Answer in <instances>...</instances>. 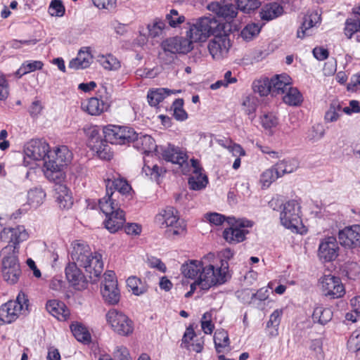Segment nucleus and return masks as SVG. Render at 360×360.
<instances>
[{
  "label": "nucleus",
  "instance_id": "25",
  "mask_svg": "<svg viewBox=\"0 0 360 360\" xmlns=\"http://www.w3.org/2000/svg\"><path fill=\"white\" fill-rule=\"evenodd\" d=\"M46 309L49 314L59 321H65L70 316V310L65 304L59 300H49L46 304Z\"/></svg>",
  "mask_w": 360,
  "mask_h": 360
},
{
  "label": "nucleus",
  "instance_id": "35",
  "mask_svg": "<svg viewBox=\"0 0 360 360\" xmlns=\"http://www.w3.org/2000/svg\"><path fill=\"white\" fill-rule=\"evenodd\" d=\"M274 167L279 177H281L285 174L295 171L299 167V163L295 158H287L278 162Z\"/></svg>",
  "mask_w": 360,
  "mask_h": 360
},
{
  "label": "nucleus",
  "instance_id": "16",
  "mask_svg": "<svg viewBox=\"0 0 360 360\" xmlns=\"http://www.w3.org/2000/svg\"><path fill=\"white\" fill-rule=\"evenodd\" d=\"M25 155L33 160H46L49 155V146L42 139H32L27 142L24 148Z\"/></svg>",
  "mask_w": 360,
  "mask_h": 360
},
{
  "label": "nucleus",
  "instance_id": "10",
  "mask_svg": "<svg viewBox=\"0 0 360 360\" xmlns=\"http://www.w3.org/2000/svg\"><path fill=\"white\" fill-rule=\"evenodd\" d=\"M105 143L124 145L131 143L136 137V132L131 128L108 124L103 128Z\"/></svg>",
  "mask_w": 360,
  "mask_h": 360
},
{
  "label": "nucleus",
  "instance_id": "34",
  "mask_svg": "<svg viewBox=\"0 0 360 360\" xmlns=\"http://www.w3.org/2000/svg\"><path fill=\"white\" fill-rule=\"evenodd\" d=\"M82 108L91 115H99L107 110L108 105L103 100L92 97L86 104H82Z\"/></svg>",
  "mask_w": 360,
  "mask_h": 360
},
{
  "label": "nucleus",
  "instance_id": "56",
  "mask_svg": "<svg viewBox=\"0 0 360 360\" xmlns=\"http://www.w3.org/2000/svg\"><path fill=\"white\" fill-rule=\"evenodd\" d=\"M165 27V21L158 18L155 19L152 25H148L149 34L153 38L160 36Z\"/></svg>",
  "mask_w": 360,
  "mask_h": 360
},
{
  "label": "nucleus",
  "instance_id": "6",
  "mask_svg": "<svg viewBox=\"0 0 360 360\" xmlns=\"http://www.w3.org/2000/svg\"><path fill=\"white\" fill-rule=\"evenodd\" d=\"M160 46L162 52L160 53L159 57L166 65L174 63L177 58L176 54H186L193 48L188 39L178 36L166 39L162 41Z\"/></svg>",
  "mask_w": 360,
  "mask_h": 360
},
{
  "label": "nucleus",
  "instance_id": "50",
  "mask_svg": "<svg viewBox=\"0 0 360 360\" xmlns=\"http://www.w3.org/2000/svg\"><path fill=\"white\" fill-rule=\"evenodd\" d=\"M261 6L259 0H237V11L240 10L245 13H250Z\"/></svg>",
  "mask_w": 360,
  "mask_h": 360
},
{
  "label": "nucleus",
  "instance_id": "27",
  "mask_svg": "<svg viewBox=\"0 0 360 360\" xmlns=\"http://www.w3.org/2000/svg\"><path fill=\"white\" fill-rule=\"evenodd\" d=\"M131 143H134V147L143 153H150L157 150V145L155 140L147 134H138Z\"/></svg>",
  "mask_w": 360,
  "mask_h": 360
},
{
  "label": "nucleus",
  "instance_id": "37",
  "mask_svg": "<svg viewBox=\"0 0 360 360\" xmlns=\"http://www.w3.org/2000/svg\"><path fill=\"white\" fill-rule=\"evenodd\" d=\"M345 34L351 39L355 37L357 41H360V20L359 18H349L345 22Z\"/></svg>",
  "mask_w": 360,
  "mask_h": 360
},
{
  "label": "nucleus",
  "instance_id": "36",
  "mask_svg": "<svg viewBox=\"0 0 360 360\" xmlns=\"http://www.w3.org/2000/svg\"><path fill=\"white\" fill-rule=\"evenodd\" d=\"M333 315V314L330 308L324 307L321 305L316 306L314 309L312 320L314 323L324 326L332 319Z\"/></svg>",
  "mask_w": 360,
  "mask_h": 360
},
{
  "label": "nucleus",
  "instance_id": "63",
  "mask_svg": "<svg viewBox=\"0 0 360 360\" xmlns=\"http://www.w3.org/2000/svg\"><path fill=\"white\" fill-rule=\"evenodd\" d=\"M115 360H132L127 347L117 346L113 353Z\"/></svg>",
  "mask_w": 360,
  "mask_h": 360
},
{
  "label": "nucleus",
  "instance_id": "17",
  "mask_svg": "<svg viewBox=\"0 0 360 360\" xmlns=\"http://www.w3.org/2000/svg\"><path fill=\"white\" fill-rule=\"evenodd\" d=\"M338 240L341 245L347 248L360 246V225L354 224L345 227L338 232Z\"/></svg>",
  "mask_w": 360,
  "mask_h": 360
},
{
  "label": "nucleus",
  "instance_id": "39",
  "mask_svg": "<svg viewBox=\"0 0 360 360\" xmlns=\"http://www.w3.org/2000/svg\"><path fill=\"white\" fill-rule=\"evenodd\" d=\"M283 101L288 105L297 106L302 103L303 97L297 88L290 86L283 96Z\"/></svg>",
  "mask_w": 360,
  "mask_h": 360
},
{
  "label": "nucleus",
  "instance_id": "59",
  "mask_svg": "<svg viewBox=\"0 0 360 360\" xmlns=\"http://www.w3.org/2000/svg\"><path fill=\"white\" fill-rule=\"evenodd\" d=\"M237 296L244 303L255 304L254 292L250 289L246 288L237 291Z\"/></svg>",
  "mask_w": 360,
  "mask_h": 360
},
{
  "label": "nucleus",
  "instance_id": "14",
  "mask_svg": "<svg viewBox=\"0 0 360 360\" xmlns=\"http://www.w3.org/2000/svg\"><path fill=\"white\" fill-rule=\"evenodd\" d=\"M84 131L89 137L88 144L92 150H95L101 158L110 160L112 157L110 148L105 143V139H101L98 129L96 127H90L87 129L84 128Z\"/></svg>",
  "mask_w": 360,
  "mask_h": 360
},
{
  "label": "nucleus",
  "instance_id": "24",
  "mask_svg": "<svg viewBox=\"0 0 360 360\" xmlns=\"http://www.w3.org/2000/svg\"><path fill=\"white\" fill-rule=\"evenodd\" d=\"M93 61V56L89 47H82L78 52L75 58L72 59L68 67L74 70H83L90 66Z\"/></svg>",
  "mask_w": 360,
  "mask_h": 360
},
{
  "label": "nucleus",
  "instance_id": "8",
  "mask_svg": "<svg viewBox=\"0 0 360 360\" xmlns=\"http://www.w3.org/2000/svg\"><path fill=\"white\" fill-rule=\"evenodd\" d=\"M227 223L230 225L223 231L224 239L230 244H237L244 241L249 231L246 228L253 226V222L246 219H238L229 217Z\"/></svg>",
  "mask_w": 360,
  "mask_h": 360
},
{
  "label": "nucleus",
  "instance_id": "22",
  "mask_svg": "<svg viewBox=\"0 0 360 360\" xmlns=\"http://www.w3.org/2000/svg\"><path fill=\"white\" fill-rule=\"evenodd\" d=\"M207 9L214 13L218 18H222L226 22L231 21L236 17L237 8L233 4L221 5L217 1L211 2L207 5Z\"/></svg>",
  "mask_w": 360,
  "mask_h": 360
},
{
  "label": "nucleus",
  "instance_id": "44",
  "mask_svg": "<svg viewBox=\"0 0 360 360\" xmlns=\"http://www.w3.org/2000/svg\"><path fill=\"white\" fill-rule=\"evenodd\" d=\"M252 89L255 93L258 94L260 96L271 94V82L268 78H263L255 80L252 84Z\"/></svg>",
  "mask_w": 360,
  "mask_h": 360
},
{
  "label": "nucleus",
  "instance_id": "62",
  "mask_svg": "<svg viewBox=\"0 0 360 360\" xmlns=\"http://www.w3.org/2000/svg\"><path fill=\"white\" fill-rule=\"evenodd\" d=\"M21 65L27 74L42 69L44 63L40 60H26Z\"/></svg>",
  "mask_w": 360,
  "mask_h": 360
},
{
  "label": "nucleus",
  "instance_id": "42",
  "mask_svg": "<svg viewBox=\"0 0 360 360\" xmlns=\"http://www.w3.org/2000/svg\"><path fill=\"white\" fill-rule=\"evenodd\" d=\"M169 94L170 90L164 88L150 91L147 95L148 103L151 106H156Z\"/></svg>",
  "mask_w": 360,
  "mask_h": 360
},
{
  "label": "nucleus",
  "instance_id": "51",
  "mask_svg": "<svg viewBox=\"0 0 360 360\" xmlns=\"http://www.w3.org/2000/svg\"><path fill=\"white\" fill-rule=\"evenodd\" d=\"M214 342L217 353L222 352L221 349L229 345V338L227 333L224 330L217 331L214 335Z\"/></svg>",
  "mask_w": 360,
  "mask_h": 360
},
{
  "label": "nucleus",
  "instance_id": "29",
  "mask_svg": "<svg viewBox=\"0 0 360 360\" xmlns=\"http://www.w3.org/2000/svg\"><path fill=\"white\" fill-rule=\"evenodd\" d=\"M320 19V15L317 12L305 15L302 25L297 31V37L300 39H304L305 37L309 36L311 34L310 29L315 26Z\"/></svg>",
  "mask_w": 360,
  "mask_h": 360
},
{
  "label": "nucleus",
  "instance_id": "21",
  "mask_svg": "<svg viewBox=\"0 0 360 360\" xmlns=\"http://www.w3.org/2000/svg\"><path fill=\"white\" fill-rule=\"evenodd\" d=\"M105 182L107 193H110L117 198L120 194L122 195H127L131 190V186L123 178L113 176L112 178H108Z\"/></svg>",
  "mask_w": 360,
  "mask_h": 360
},
{
  "label": "nucleus",
  "instance_id": "53",
  "mask_svg": "<svg viewBox=\"0 0 360 360\" xmlns=\"http://www.w3.org/2000/svg\"><path fill=\"white\" fill-rule=\"evenodd\" d=\"M165 20L172 27H176L185 22L186 18L180 15L176 9H171L165 16Z\"/></svg>",
  "mask_w": 360,
  "mask_h": 360
},
{
  "label": "nucleus",
  "instance_id": "32",
  "mask_svg": "<svg viewBox=\"0 0 360 360\" xmlns=\"http://www.w3.org/2000/svg\"><path fill=\"white\" fill-rule=\"evenodd\" d=\"M98 205L100 210L105 216L118 210H122L120 204L117 202V198L107 193L103 198L99 200Z\"/></svg>",
  "mask_w": 360,
  "mask_h": 360
},
{
  "label": "nucleus",
  "instance_id": "18",
  "mask_svg": "<svg viewBox=\"0 0 360 360\" xmlns=\"http://www.w3.org/2000/svg\"><path fill=\"white\" fill-rule=\"evenodd\" d=\"M222 32L219 34H213L214 39L209 42L208 50L212 58L216 60H220L224 58L230 48V41Z\"/></svg>",
  "mask_w": 360,
  "mask_h": 360
},
{
  "label": "nucleus",
  "instance_id": "28",
  "mask_svg": "<svg viewBox=\"0 0 360 360\" xmlns=\"http://www.w3.org/2000/svg\"><path fill=\"white\" fill-rule=\"evenodd\" d=\"M104 221L105 227L112 233L117 232L123 227L126 221L125 214L123 210H118L116 212L105 216Z\"/></svg>",
  "mask_w": 360,
  "mask_h": 360
},
{
  "label": "nucleus",
  "instance_id": "54",
  "mask_svg": "<svg viewBox=\"0 0 360 360\" xmlns=\"http://www.w3.org/2000/svg\"><path fill=\"white\" fill-rule=\"evenodd\" d=\"M257 98L252 94H249L243 98L242 105L245 112L249 115H253L257 109Z\"/></svg>",
  "mask_w": 360,
  "mask_h": 360
},
{
  "label": "nucleus",
  "instance_id": "26",
  "mask_svg": "<svg viewBox=\"0 0 360 360\" xmlns=\"http://www.w3.org/2000/svg\"><path fill=\"white\" fill-rule=\"evenodd\" d=\"M271 95L284 94L291 86V78L286 74L275 75L271 79Z\"/></svg>",
  "mask_w": 360,
  "mask_h": 360
},
{
  "label": "nucleus",
  "instance_id": "57",
  "mask_svg": "<svg viewBox=\"0 0 360 360\" xmlns=\"http://www.w3.org/2000/svg\"><path fill=\"white\" fill-rule=\"evenodd\" d=\"M65 7L60 0L51 1L49 7V13L52 16L62 17L65 14Z\"/></svg>",
  "mask_w": 360,
  "mask_h": 360
},
{
  "label": "nucleus",
  "instance_id": "7",
  "mask_svg": "<svg viewBox=\"0 0 360 360\" xmlns=\"http://www.w3.org/2000/svg\"><path fill=\"white\" fill-rule=\"evenodd\" d=\"M29 307L27 296L20 291L15 300H10L0 307V321L4 323H11L20 315L29 314Z\"/></svg>",
  "mask_w": 360,
  "mask_h": 360
},
{
  "label": "nucleus",
  "instance_id": "38",
  "mask_svg": "<svg viewBox=\"0 0 360 360\" xmlns=\"http://www.w3.org/2000/svg\"><path fill=\"white\" fill-rule=\"evenodd\" d=\"M189 188L193 191H200L205 188L208 184V179L205 174L202 172H193V174L188 178Z\"/></svg>",
  "mask_w": 360,
  "mask_h": 360
},
{
  "label": "nucleus",
  "instance_id": "15",
  "mask_svg": "<svg viewBox=\"0 0 360 360\" xmlns=\"http://www.w3.org/2000/svg\"><path fill=\"white\" fill-rule=\"evenodd\" d=\"M323 294L330 299L342 297L345 289L339 277L330 274L325 275L321 279Z\"/></svg>",
  "mask_w": 360,
  "mask_h": 360
},
{
  "label": "nucleus",
  "instance_id": "31",
  "mask_svg": "<svg viewBox=\"0 0 360 360\" xmlns=\"http://www.w3.org/2000/svg\"><path fill=\"white\" fill-rule=\"evenodd\" d=\"M283 13V7L276 2H272L266 4L262 7L259 11V16L262 20L269 21L281 16Z\"/></svg>",
  "mask_w": 360,
  "mask_h": 360
},
{
  "label": "nucleus",
  "instance_id": "40",
  "mask_svg": "<svg viewBox=\"0 0 360 360\" xmlns=\"http://www.w3.org/2000/svg\"><path fill=\"white\" fill-rule=\"evenodd\" d=\"M98 62L104 69L110 71H116L121 68L120 60L112 54L98 56Z\"/></svg>",
  "mask_w": 360,
  "mask_h": 360
},
{
  "label": "nucleus",
  "instance_id": "45",
  "mask_svg": "<svg viewBox=\"0 0 360 360\" xmlns=\"http://www.w3.org/2000/svg\"><path fill=\"white\" fill-rule=\"evenodd\" d=\"M342 106L338 101H333L326 111L324 119L326 122H336L341 115Z\"/></svg>",
  "mask_w": 360,
  "mask_h": 360
},
{
  "label": "nucleus",
  "instance_id": "33",
  "mask_svg": "<svg viewBox=\"0 0 360 360\" xmlns=\"http://www.w3.org/2000/svg\"><path fill=\"white\" fill-rule=\"evenodd\" d=\"M204 268V258L201 261L191 260L188 262L183 264L181 271L183 275L191 279L195 278L200 276Z\"/></svg>",
  "mask_w": 360,
  "mask_h": 360
},
{
  "label": "nucleus",
  "instance_id": "46",
  "mask_svg": "<svg viewBox=\"0 0 360 360\" xmlns=\"http://www.w3.org/2000/svg\"><path fill=\"white\" fill-rule=\"evenodd\" d=\"M46 196L41 188H34L30 189L27 193V202L30 205L37 207L40 205Z\"/></svg>",
  "mask_w": 360,
  "mask_h": 360
},
{
  "label": "nucleus",
  "instance_id": "5",
  "mask_svg": "<svg viewBox=\"0 0 360 360\" xmlns=\"http://www.w3.org/2000/svg\"><path fill=\"white\" fill-rule=\"evenodd\" d=\"M72 158V153L66 146H60L53 152L50 151L44 165L45 176L51 181L63 182L65 177L63 169Z\"/></svg>",
  "mask_w": 360,
  "mask_h": 360
},
{
  "label": "nucleus",
  "instance_id": "48",
  "mask_svg": "<svg viewBox=\"0 0 360 360\" xmlns=\"http://www.w3.org/2000/svg\"><path fill=\"white\" fill-rule=\"evenodd\" d=\"M262 26L259 23L248 24L241 31L240 36L245 41H250L256 37L261 30Z\"/></svg>",
  "mask_w": 360,
  "mask_h": 360
},
{
  "label": "nucleus",
  "instance_id": "4",
  "mask_svg": "<svg viewBox=\"0 0 360 360\" xmlns=\"http://www.w3.org/2000/svg\"><path fill=\"white\" fill-rule=\"evenodd\" d=\"M186 39L193 43L205 41L211 35L224 31V25L214 16H204L187 22Z\"/></svg>",
  "mask_w": 360,
  "mask_h": 360
},
{
  "label": "nucleus",
  "instance_id": "1",
  "mask_svg": "<svg viewBox=\"0 0 360 360\" xmlns=\"http://www.w3.org/2000/svg\"><path fill=\"white\" fill-rule=\"evenodd\" d=\"M71 257L65 269V274L69 284L77 290L85 289L88 280L78 266L83 267L91 283H96L103 269L101 255L92 252L89 246L84 242L75 240L72 243Z\"/></svg>",
  "mask_w": 360,
  "mask_h": 360
},
{
  "label": "nucleus",
  "instance_id": "30",
  "mask_svg": "<svg viewBox=\"0 0 360 360\" xmlns=\"http://www.w3.org/2000/svg\"><path fill=\"white\" fill-rule=\"evenodd\" d=\"M54 183V191L57 194L56 199L60 207L64 209H69L72 205L73 202L68 187L61 184L62 182Z\"/></svg>",
  "mask_w": 360,
  "mask_h": 360
},
{
  "label": "nucleus",
  "instance_id": "2",
  "mask_svg": "<svg viewBox=\"0 0 360 360\" xmlns=\"http://www.w3.org/2000/svg\"><path fill=\"white\" fill-rule=\"evenodd\" d=\"M2 240L7 241L8 245L2 249V276L5 281L9 284H15L22 274L18 261V245L27 240L28 234L23 226L14 228H4L0 233Z\"/></svg>",
  "mask_w": 360,
  "mask_h": 360
},
{
  "label": "nucleus",
  "instance_id": "23",
  "mask_svg": "<svg viewBox=\"0 0 360 360\" xmlns=\"http://www.w3.org/2000/svg\"><path fill=\"white\" fill-rule=\"evenodd\" d=\"M196 334L192 326H189L182 338L181 347L197 353L200 352L203 349L204 341L202 338H196Z\"/></svg>",
  "mask_w": 360,
  "mask_h": 360
},
{
  "label": "nucleus",
  "instance_id": "20",
  "mask_svg": "<svg viewBox=\"0 0 360 360\" xmlns=\"http://www.w3.org/2000/svg\"><path fill=\"white\" fill-rule=\"evenodd\" d=\"M161 155L163 159L167 162L179 165L183 167L185 164H188V156L186 151L182 148L169 144L167 147H161Z\"/></svg>",
  "mask_w": 360,
  "mask_h": 360
},
{
  "label": "nucleus",
  "instance_id": "55",
  "mask_svg": "<svg viewBox=\"0 0 360 360\" xmlns=\"http://www.w3.org/2000/svg\"><path fill=\"white\" fill-rule=\"evenodd\" d=\"M184 101L181 98L176 99L172 104L174 110L173 116L179 121H184L187 119V113L183 108Z\"/></svg>",
  "mask_w": 360,
  "mask_h": 360
},
{
  "label": "nucleus",
  "instance_id": "9",
  "mask_svg": "<svg viewBox=\"0 0 360 360\" xmlns=\"http://www.w3.org/2000/svg\"><path fill=\"white\" fill-rule=\"evenodd\" d=\"M155 221L161 225H165L167 228L165 234L167 238L182 235L186 231V225L184 221L180 220L174 214V209L172 207H167L156 215Z\"/></svg>",
  "mask_w": 360,
  "mask_h": 360
},
{
  "label": "nucleus",
  "instance_id": "64",
  "mask_svg": "<svg viewBox=\"0 0 360 360\" xmlns=\"http://www.w3.org/2000/svg\"><path fill=\"white\" fill-rule=\"evenodd\" d=\"M255 304L257 307L261 304L262 302L265 301L269 296V289L266 287L259 288L257 292H254Z\"/></svg>",
  "mask_w": 360,
  "mask_h": 360
},
{
  "label": "nucleus",
  "instance_id": "61",
  "mask_svg": "<svg viewBox=\"0 0 360 360\" xmlns=\"http://www.w3.org/2000/svg\"><path fill=\"white\" fill-rule=\"evenodd\" d=\"M324 135V130L320 125L313 126L308 131L307 138L312 141L320 140Z\"/></svg>",
  "mask_w": 360,
  "mask_h": 360
},
{
  "label": "nucleus",
  "instance_id": "12",
  "mask_svg": "<svg viewBox=\"0 0 360 360\" xmlns=\"http://www.w3.org/2000/svg\"><path fill=\"white\" fill-rule=\"evenodd\" d=\"M106 319L113 330L120 335H129L134 330L132 321L116 309L110 310L106 314Z\"/></svg>",
  "mask_w": 360,
  "mask_h": 360
},
{
  "label": "nucleus",
  "instance_id": "43",
  "mask_svg": "<svg viewBox=\"0 0 360 360\" xmlns=\"http://www.w3.org/2000/svg\"><path fill=\"white\" fill-rule=\"evenodd\" d=\"M71 331L75 338L79 342H88L91 335L87 329L81 323H75L70 326Z\"/></svg>",
  "mask_w": 360,
  "mask_h": 360
},
{
  "label": "nucleus",
  "instance_id": "19",
  "mask_svg": "<svg viewBox=\"0 0 360 360\" xmlns=\"http://www.w3.org/2000/svg\"><path fill=\"white\" fill-rule=\"evenodd\" d=\"M339 247L335 237L330 236L324 238L319 244L318 255L324 262H331L338 255Z\"/></svg>",
  "mask_w": 360,
  "mask_h": 360
},
{
  "label": "nucleus",
  "instance_id": "52",
  "mask_svg": "<svg viewBox=\"0 0 360 360\" xmlns=\"http://www.w3.org/2000/svg\"><path fill=\"white\" fill-rule=\"evenodd\" d=\"M142 172L146 176H150L152 180L158 181L159 177L165 172V170L157 165H149L145 163L142 168Z\"/></svg>",
  "mask_w": 360,
  "mask_h": 360
},
{
  "label": "nucleus",
  "instance_id": "47",
  "mask_svg": "<svg viewBox=\"0 0 360 360\" xmlns=\"http://www.w3.org/2000/svg\"><path fill=\"white\" fill-rule=\"evenodd\" d=\"M259 118L260 123L265 129H271L278 124V118L273 112L262 111Z\"/></svg>",
  "mask_w": 360,
  "mask_h": 360
},
{
  "label": "nucleus",
  "instance_id": "13",
  "mask_svg": "<svg viewBox=\"0 0 360 360\" xmlns=\"http://www.w3.org/2000/svg\"><path fill=\"white\" fill-rule=\"evenodd\" d=\"M101 294L103 300L109 304H116L120 301V293L117 288V281L112 271H107L103 275Z\"/></svg>",
  "mask_w": 360,
  "mask_h": 360
},
{
  "label": "nucleus",
  "instance_id": "41",
  "mask_svg": "<svg viewBox=\"0 0 360 360\" xmlns=\"http://www.w3.org/2000/svg\"><path fill=\"white\" fill-rule=\"evenodd\" d=\"M127 285L132 293L137 296L143 295L148 290V285L146 282L136 276L129 277L127 280Z\"/></svg>",
  "mask_w": 360,
  "mask_h": 360
},
{
  "label": "nucleus",
  "instance_id": "58",
  "mask_svg": "<svg viewBox=\"0 0 360 360\" xmlns=\"http://www.w3.org/2000/svg\"><path fill=\"white\" fill-rule=\"evenodd\" d=\"M349 350L357 352L360 350V328L354 331L347 341Z\"/></svg>",
  "mask_w": 360,
  "mask_h": 360
},
{
  "label": "nucleus",
  "instance_id": "11",
  "mask_svg": "<svg viewBox=\"0 0 360 360\" xmlns=\"http://www.w3.org/2000/svg\"><path fill=\"white\" fill-rule=\"evenodd\" d=\"M281 224L287 229L297 231L301 223L300 206L297 200H291L283 204L280 214Z\"/></svg>",
  "mask_w": 360,
  "mask_h": 360
},
{
  "label": "nucleus",
  "instance_id": "3",
  "mask_svg": "<svg viewBox=\"0 0 360 360\" xmlns=\"http://www.w3.org/2000/svg\"><path fill=\"white\" fill-rule=\"evenodd\" d=\"M214 257V255L212 253L204 257V268L198 279L200 288L202 290H208L212 287L223 285L231 278L226 261L221 259L219 264L208 263L210 259Z\"/></svg>",
  "mask_w": 360,
  "mask_h": 360
},
{
  "label": "nucleus",
  "instance_id": "49",
  "mask_svg": "<svg viewBox=\"0 0 360 360\" xmlns=\"http://www.w3.org/2000/svg\"><path fill=\"white\" fill-rule=\"evenodd\" d=\"M279 178L275 168L272 166L266 169L260 175L259 181L264 188H268L274 181Z\"/></svg>",
  "mask_w": 360,
  "mask_h": 360
},
{
  "label": "nucleus",
  "instance_id": "60",
  "mask_svg": "<svg viewBox=\"0 0 360 360\" xmlns=\"http://www.w3.org/2000/svg\"><path fill=\"white\" fill-rule=\"evenodd\" d=\"M205 217L210 224L215 226L221 225L225 221H227L228 219L224 215L217 212L207 213Z\"/></svg>",
  "mask_w": 360,
  "mask_h": 360
}]
</instances>
